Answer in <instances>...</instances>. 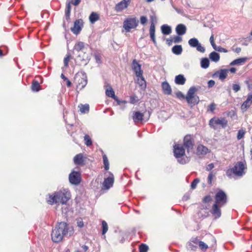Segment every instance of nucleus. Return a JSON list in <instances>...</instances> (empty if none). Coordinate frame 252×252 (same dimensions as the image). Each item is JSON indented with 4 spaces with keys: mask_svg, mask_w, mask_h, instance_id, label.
<instances>
[{
    "mask_svg": "<svg viewBox=\"0 0 252 252\" xmlns=\"http://www.w3.org/2000/svg\"><path fill=\"white\" fill-rule=\"evenodd\" d=\"M68 233L69 235L73 234V229L72 227H69L66 222H60L55 226L52 230V240L55 243H59L63 240L64 236Z\"/></svg>",
    "mask_w": 252,
    "mask_h": 252,
    "instance_id": "nucleus-1",
    "label": "nucleus"
},
{
    "mask_svg": "<svg viewBox=\"0 0 252 252\" xmlns=\"http://www.w3.org/2000/svg\"><path fill=\"white\" fill-rule=\"evenodd\" d=\"M86 47L84 42L78 41L75 43L73 47V50L80 52L76 59L77 64L86 65L91 59V55L86 52Z\"/></svg>",
    "mask_w": 252,
    "mask_h": 252,
    "instance_id": "nucleus-2",
    "label": "nucleus"
},
{
    "mask_svg": "<svg viewBox=\"0 0 252 252\" xmlns=\"http://www.w3.org/2000/svg\"><path fill=\"white\" fill-rule=\"evenodd\" d=\"M70 193L66 189H63L58 192H56L52 194H49L47 199V202L50 204H65L70 198Z\"/></svg>",
    "mask_w": 252,
    "mask_h": 252,
    "instance_id": "nucleus-3",
    "label": "nucleus"
},
{
    "mask_svg": "<svg viewBox=\"0 0 252 252\" xmlns=\"http://www.w3.org/2000/svg\"><path fill=\"white\" fill-rule=\"evenodd\" d=\"M174 154L180 163L184 164L189 162V158L185 156V150L182 145H175L174 146Z\"/></svg>",
    "mask_w": 252,
    "mask_h": 252,
    "instance_id": "nucleus-4",
    "label": "nucleus"
},
{
    "mask_svg": "<svg viewBox=\"0 0 252 252\" xmlns=\"http://www.w3.org/2000/svg\"><path fill=\"white\" fill-rule=\"evenodd\" d=\"M139 21L135 16H128L123 22V28L126 32H128L131 30L135 29L138 25Z\"/></svg>",
    "mask_w": 252,
    "mask_h": 252,
    "instance_id": "nucleus-5",
    "label": "nucleus"
},
{
    "mask_svg": "<svg viewBox=\"0 0 252 252\" xmlns=\"http://www.w3.org/2000/svg\"><path fill=\"white\" fill-rule=\"evenodd\" d=\"M246 168L245 164L242 162H237L231 169H229L226 171V175L230 176L231 172L232 171L234 174L237 176H242L245 173V169Z\"/></svg>",
    "mask_w": 252,
    "mask_h": 252,
    "instance_id": "nucleus-6",
    "label": "nucleus"
},
{
    "mask_svg": "<svg viewBox=\"0 0 252 252\" xmlns=\"http://www.w3.org/2000/svg\"><path fill=\"white\" fill-rule=\"evenodd\" d=\"M198 89L195 87H191L189 90L186 99L189 104H195L199 101V97L195 94Z\"/></svg>",
    "mask_w": 252,
    "mask_h": 252,
    "instance_id": "nucleus-7",
    "label": "nucleus"
},
{
    "mask_svg": "<svg viewBox=\"0 0 252 252\" xmlns=\"http://www.w3.org/2000/svg\"><path fill=\"white\" fill-rule=\"evenodd\" d=\"M74 79L77 85V89L82 90L87 84V77L85 73H77Z\"/></svg>",
    "mask_w": 252,
    "mask_h": 252,
    "instance_id": "nucleus-8",
    "label": "nucleus"
},
{
    "mask_svg": "<svg viewBox=\"0 0 252 252\" xmlns=\"http://www.w3.org/2000/svg\"><path fill=\"white\" fill-rule=\"evenodd\" d=\"M227 125V121L224 118L214 117L209 121V125L214 128H216L218 126L224 128Z\"/></svg>",
    "mask_w": 252,
    "mask_h": 252,
    "instance_id": "nucleus-9",
    "label": "nucleus"
},
{
    "mask_svg": "<svg viewBox=\"0 0 252 252\" xmlns=\"http://www.w3.org/2000/svg\"><path fill=\"white\" fill-rule=\"evenodd\" d=\"M151 26L150 28V35L151 39L155 44L157 42L155 37V24L157 22V19L155 14L150 16Z\"/></svg>",
    "mask_w": 252,
    "mask_h": 252,
    "instance_id": "nucleus-10",
    "label": "nucleus"
},
{
    "mask_svg": "<svg viewBox=\"0 0 252 252\" xmlns=\"http://www.w3.org/2000/svg\"><path fill=\"white\" fill-rule=\"evenodd\" d=\"M227 202V197L226 194L223 191H219L215 196V202L220 206H224Z\"/></svg>",
    "mask_w": 252,
    "mask_h": 252,
    "instance_id": "nucleus-11",
    "label": "nucleus"
},
{
    "mask_svg": "<svg viewBox=\"0 0 252 252\" xmlns=\"http://www.w3.org/2000/svg\"><path fill=\"white\" fill-rule=\"evenodd\" d=\"M188 43L191 47L196 48L198 52L201 53L205 52V48L201 45L197 38H192L189 40Z\"/></svg>",
    "mask_w": 252,
    "mask_h": 252,
    "instance_id": "nucleus-12",
    "label": "nucleus"
},
{
    "mask_svg": "<svg viewBox=\"0 0 252 252\" xmlns=\"http://www.w3.org/2000/svg\"><path fill=\"white\" fill-rule=\"evenodd\" d=\"M184 145L186 148L188 153L193 152L194 143L190 135H188L184 137Z\"/></svg>",
    "mask_w": 252,
    "mask_h": 252,
    "instance_id": "nucleus-13",
    "label": "nucleus"
},
{
    "mask_svg": "<svg viewBox=\"0 0 252 252\" xmlns=\"http://www.w3.org/2000/svg\"><path fill=\"white\" fill-rule=\"evenodd\" d=\"M109 176L104 179L102 184V189H108L113 186L114 181V177L113 174L109 172Z\"/></svg>",
    "mask_w": 252,
    "mask_h": 252,
    "instance_id": "nucleus-14",
    "label": "nucleus"
},
{
    "mask_svg": "<svg viewBox=\"0 0 252 252\" xmlns=\"http://www.w3.org/2000/svg\"><path fill=\"white\" fill-rule=\"evenodd\" d=\"M69 182L73 185H78L81 182L80 173L77 171H72L69 176Z\"/></svg>",
    "mask_w": 252,
    "mask_h": 252,
    "instance_id": "nucleus-15",
    "label": "nucleus"
},
{
    "mask_svg": "<svg viewBox=\"0 0 252 252\" xmlns=\"http://www.w3.org/2000/svg\"><path fill=\"white\" fill-rule=\"evenodd\" d=\"M132 69L134 72L136 76H141L143 75V72L141 69V65L135 60H133L132 63Z\"/></svg>",
    "mask_w": 252,
    "mask_h": 252,
    "instance_id": "nucleus-16",
    "label": "nucleus"
},
{
    "mask_svg": "<svg viewBox=\"0 0 252 252\" xmlns=\"http://www.w3.org/2000/svg\"><path fill=\"white\" fill-rule=\"evenodd\" d=\"M222 206L215 203L213 205L210 212L215 219H218L221 216V213L220 208Z\"/></svg>",
    "mask_w": 252,
    "mask_h": 252,
    "instance_id": "nucleus-17",
    "label": "nucleus"
},
{
    "mask_svg": "<svg viewBox=\"0 0 252 252\" xmlns=\"http://www.w3.org/2000/svg\"><path fill=\"white\" fill-rule=\"evenodd\" d=\"M83 26V21L81 19H78L74 22V26L71 28V32L75 34H78L81 30Z\"/></svg>",
    "mask_w": 252,
    "mask_h": 252,
    "instance_id": "nucleus-18",
    "label": "nucleus"
},
{
    "mask_svg": "<svg viewBox=\"0 0 252 252\" xmlns=\"http://www.w3.org/2000/svg\"><path fill=\"white\" fill-rule=\"evenodd\" d=\"M198 240L197 238H192L187 244V249L189 251H195L198 246Z\"/></svg>",
    "mask_w": 252,
    "mask_h": 252,
    "instance_id": "nucleus-19",
    "label": "nucleus"
},
{
    "mask_svg": "<svg viewBox=\"0 0 252 252\" xmlns=\"http://www.w3.org/2000/svg\"><path fill=\"white\" fill-rule=\"evenodd\" d=\"M144 114L139 111L133 113L132 119L135 123L141 122L143 120Z\"/></svg>",
    "mask_w": 252,
    "mask_h": 252,
    "instance_id": "nucleus-20",
    "label": "nucleus"
},
{
    "mask_svg": "<svg viewBox=\"0 0 252 252\" xmlns=\"http://www.w3.org/2000/svg\"><path fill=\"white\" fill-rule=\"evenodd\" d=\"M252 94H249L246 101H245L241 106L242 110L246 111L252 104Z\"/></svg>",
    "mask_w": 252,
    "mask_h": 252,
    "instance_id": "nucleus-21",
    "label": "nucleus"
},
{
    "mask_svg": "<svg viewBox=\"0 0 252 252\" xmlns=\"http://www.w3.org/2000/svg\"><path fill=\"white\" fill-rule=\"evenodd\" d=\"M128 6V5L126 2L122 0L115 5V10L117 12H120L126 9Z\"/></svg>",
    "mask_w": 252,
    "mask_h": 252,
    "instance_id": "nucleus-22",
    "label": "nucleus"
},
{
    "mask_svg": "<svg viewBox=\"0 0 252 252\" xmlns=\"http://www.w3.org/2000/svg\"><path fill=\"white\" fill-rule=\"evenodd\" d=\"M187 28L185 25L180 24L176 28V32L178 35H182L186 33Z\"/></svg>",
    "mask_w": 252,
    "mask_h": 252,
    "instance_id": "nucleus-23",
    "label": "nucleus"
},
{
    "mask_svg": "<svg viewBox=\"0 0 252 252\" xmlns=\"http://www.w3.org/2000/svg\"><path fill=\"white\" fill-rule=\"evenodd\" d=\"M162 89L164 94L170 95L171 94L172 90L170 86L167 82H163L161 84Z\"/></svg>",
    "mask_w": 252,
    "mask_h": 252,
    "instance_id": "nucleus-24",
    "label": "nucleus"
},
{
    "mask_svg": "<svg viewBox=\"0 0 252 252\" xmlns=\"http://www.w3.org/2000/svg\"><path fill=\"white\" fill-rule=\"evenodd\" d=\"M106 95L110 97L113 98L116 101H118V98L115 94V92L111 86H108L105 91Z\"/></svg>",
    "mask_w": 252,
    "mask_h": 252,
    "instance_id": "nucleus-25",
    "label": "nucleus"
},
{
    "mask_svg": "<svg viewBox=\"0 0 252 252\" xmlns=\"http://www.w3.org/2000/svg\"><path fill=\"white\" fill-rule=\"evenodd\" d=\"M74 162L76 165H83L84 162L83 156L82 154L76 155L73 159Z\"/></svg>",
    "mask_w": 252,
    "mask_h": 252,
    "instance_id": "nucleus-26",
    "label": "nucleus"
},
{
    "mask_svg": "<svg viewBox=\"0 0 252 252\" xmlns=\"http://www.w3.org/2000/svg\"><path fill=\"white\" fill-rule=\"evenodd\" d=\"M209 152L208 149L202 145H199L198 146L197 148V154L200 155H204L207 154Z\"/></svg>",
    "mask_w": 252,
    "mask_h": 252,
    "instance_id": "nucleus-27",
    "label": "nucleus"
},
{
    "mask_svg": "<svg viewBox=\"0 0 252 252\" xmlns=\"http://www.w3.org/2000/svg\"><path fill=\"white\" fill-rule=\"evenodd\" d=\"M248 60L246 57L239 58L233 61L230 63V65H241L244 64Z\"/></svg>",
    "mask_w": 252,
    "mask_h": 252,
    "instance_id": "nucleus-28",
    "label": "nucleus"
},
{
    "mask_svg": "<svg viewBox=\"0 0 252 252\" xmlns=\"http://www.w3.org/2000/svg\"><path fill=\"white\" fill-rule=\"evenodd\" d=\"M228 72V69H221L217 72L215 74L218 75L220 79L223 80L226 78Z\"/></svg>",
    "mask_w": 252,
    "mask_h": 252,
    "instance_id": "nucleus-29",
    "label": "nucleus"
},
{
    "mask_svg": "<svg viewBox=\"0 0 252 252\" xmlns=\"http://www.w3.org/2000/svg\"><path fill=\"white\" fill-rule=\"evenodd\" d=\"M186 82V78L183 75L180 74L175 77V82L178 85H184Z\"/></svg>",
    "mask_w": 252,
    "mask_h": 252,
    "instance_id": "nucleus-30",
    "label": "nucleus"
},
{
    "mask_svg": "<svg viewBox=\"0 0 252 252\" xmlns=\"http://www.w3.org/2000/svg\"><path fill=\"white\" fill-rule=\"evenodd\" d=\"M99 19V15L94 12L91 13L89 16V20L91 23H94L96 21H98Z\"/></svg>",
    "mask_w": 252,
    "mask_h": 252,
    "instance_id": "nucleus-31",
    "label": "nucleus"
},
{
    "mask_svg": "<svg viewBox=\"0 0 252 252\" xmlns=\"http://www.w3.org/2000/svg\"><path fill=\"white\" fill-rule=\"evenodd\" d=\"M183 51V48L181 45H177L173 46L172 49V52L177 55H180Z\"/></svg>",
    "mask_w": 252,
    "mask_h": 252,
    "instance_id": "nucleus-32",
    "label": "nucleus"
},
{
    "mask_svg": "<svg viewBox=\"0 0 252 252\" xmlns=\"http://www.w3.org/2000/svg\"><path fill=\"white\" fill-rule=\"evenodd\" d=\"M162 33L165 35L169 34L171 32V28L167 25H163L161 27Z\"/></svg>",
    "mask_w": 252,
    "mask_h": 252,
    "instance_id": "nucleus-33",
    "label": "nucleus"
},
{
    "mask_svg": "<svg viewBox=\"0 0 252 252\" xmlns=\"http://www.w3.org/2000/svg\"><path fill=\"white\" fill-rule=\"evenodd\" d=\"M137 77V83L139 84V85L142 88H146V81L144 79V78L143 76V75H142L141 76H136Z\"/></svg>",
    "mask_w": 252,
    "mask_h": 252,
    "instance_id": "nucleus-34",
    "label": "nucleus"
},
{
    "mask_svg": "<svg viewBox=\"0 0 252 252\" xmlns=\"http://www.w3.org/2000/svg\"><path fill=\"white\" fill-rule=\"evenodd\" d=\"M209 58L212 61L215 62H218L220 58L219 54L215 52L211 53L209 55Z\"/></svg>",
    "mask_w": 252,
    "mask_h": 252,
    "instance_id": "nucleus-35",
    "label": "nucleus"
},
{
    "mask_svg": "<svg viewBox=\"0 0 252 252\" xmlns=\"http://www.w3.org/2000/svg\"><path fill=\"white\" fill-rule=\"evenodd\" d=\"M79 108L80 111L82 113H86L89 112V104H80L78 106Z\"/></svg>",
    "mask_w": 252,
    "mask_h": 252,
    "instance_id": "nucleus-36",
    "label": "nucleus"
},
{
    "mask_svg": "<svg viewBox=\"0 0 252 252\" xmlns=\"http://www.w3.org/2000/svg\"><path fill=\"white\" fill-rule=\"evenodd\" d=\"M201 66L203 68H207L210 64L209 60L207 58H203L201 61Z\"/></svg>",
    "mask_w": 252,
    "mask_h": 252,
    "instance_id": "nucleus-37",
    "label": "nucleus"
},
{
    "mask_svg": "<svg viewBox=\"0 0 252 252\" xmlns=\"http://www.w3.org/2000/svg\"><path fill=\"white\" fill-rule=\"evenodd\" d=\"M246 133V130L244 128H241L238 130L237 138L238 140H240L244 137Z\"/></svg>",
    "mask_w": 252,
    "mask_h": 252,
    "instance_id": "nucleus-38",
    "label": "nucleus"
},
{
    "mask_svg": "<svg viewBox=\"0 0 252 252\" xmlns=\"http://www.w3.org/2000/svg\"><path fill=\"white\" fill-rule=\"evenodd\" d=\"M40 85L38 81L34 80L32 84V90L33 91L37 92L39 90Z\"/></svg>",
    "mask_w": 252,
    "mask_h": 252,
    "instance_id": "nucleus-39",
    "label": "nucleus"
},
{
    "mask_svg": "<svg viewBox=\"0 0 252 252\" xmlns=\"http://www.w3.org/2000/svg\"><path fill=\"white\" fill-rule=\"evenodd\" d=\"M71 58V56L70 54L69 53H67L63 60V63L65 67H67L68 66V62Z\"/></svg>",
    "mask_w": 252,
    "mask_h": 252,
    "instance_id": "nucleus-40",
    "label": "nucleus"
},
{
    "mask_svg": "<svg viewBox=\"0 0 252 252\" xmlns=\"http://www.w3.org/2000/svg\"><path fill=\"white\" fill-rule=\"evenodd\" d=\"M103 163L104 165V168L106 170H108L109 168V163L107 157L105 155L103 156Z\"/></svg>",
    "mask_w": 252,
    "mask_h": 252,
    "instance_id": "nucleus-41",
    "label": "nucleus"
},
{
    "mask_svg": "<svg viewBox=\"0 0 252 252\" xmlns=\"http://www.w3.org/2000/svg\"><path fill=\"white\" fill-rule=\"evenodd\" d=\"M102 235H104L108 231V225L107 222L105 220L102 221Z\"/></svg>",
    "mask_w": 252,
    "mask_h": 252,
    "instance_id": "nucleus-42",
    "label": "nucleus"
},
{
    "mask_svg": "<svg viewBox=\"0 0 252 252\" xmlns=\"http://www.w3.org/2000/svg\"><path fill=\"white\" fill-rule=\"evenodd\" d=\"M198 246H199L200 249L203 251L206 250L208 248V246L205 243L202 241H199V240L198 242Z\"/></svg>",
    "mask_w": 252,
    "mask_h": 252,
    "instance_id": "nucleus-43",
    "label": "nucleus"
},
{
    "mask_svg": "<svg viewBox=\"0 0 252 252\" xmlns=\"http://www.w3.org/2000/svg\"><path fill=\"white\" fill-rule=\"evenodd\" d=\"M84 140L85 141V144L87 146H90L92 144V140L89 135H86L84 136Z\"/></svg>",
    "mask_w": 252,
    "mask_h": 252,
    "instance_id": "nucleus-44",
    "label": "nucleus"
},
{
    "mask_svg": "<svg viewBox=\"0 0 252 252\" xmlns=\"http://www.w3.org/2000/svg\"><path fill=\"white\" fill-rule=\"evenodd\" d=\"M182 40V38L180 36H175L171 40H170L171 42H173L174 43H179L181 42Z\"/></svg>",
    "mask_w": 252,
    "mask_h": 252,
    "instance_id": "nucleus-45",
    "label": "nucleus"
},
{
    "mask_svg": "<svg viewBox=\"0 0 252 252\" xmlns=\"http://www.w3.org/2000/svg\"><path fill=\"white\" fill-rule=\"evenodd\" d=\"M171 4L172 5V6L173 7V8L176 10V11L179 13V14H182V15H183L184 14V11L182 9H179V8H178L177 7H176L174 4H173V1L172 0H171Z\"/></svg>",
    "mask_w": 252,
    "mask_h": 252,
    "instance_id": "nucleus-46",
    "label": "nucleus"
},
{
    "mask_svg": "<svg viewBox=\"0 0 252 252\" xmlns=\"http://www.w3.org/2000/svg\"><path fill=\"white\" fill-rule=\"evenodd\" d=\"M139 101L138 97L136 95H132L130 97L129 102L131 104H134Z\"/></svg>",
    "mask_w": 252,
    "mask_h": 252,
    "instance_id": "nucleus-47",
    "label": "nucleus"
},
{
    "mask_svg": "<svg viewBox=\"0 0 252 252\" xmlns=\"http://www.w3.org/2000/svg\"><path fill=\"white\" fill-rule=\"evenodd\" d=\"M148 247L145 244H141L139 247V251L140 252H147Z\"/></svg>",
    "mask_w": 252,
    "mask_h": 252,
    "instance_id": "nucleus-48",
    "label": "nucleus"
},
{
    "mask_svg": "<svg viewBox=\"0 0 252 252\" xmlns=\"http://www.w3.org/2000/svg\"><path fill=\"white\" fill-rule=\"evenodd\" d=\"M199 182V179L198 178L195 179L191 184V188L194 189L196 187L197 184Z\"/></svg>",
    "mask_w": 252,
    "mask_h": 252,
    "instance_id": "nucleus-49",
    "label": "nucleus"
},
{
    "mask_svg": "<svg viewBox=\"0 0 252 252\" xmlns=\"http://www.w3.org/2000/svg\"><path fill=\"white\" fill-rule=\"evenodd\" d=\"M214 49L215 50L220 52H224V53L227 52V50L226 49L222 48L221 46H219V47L216 46Z\"/></svg>",
    "mask_w": 252,
    "mask_h": 252,
    "instance_id": "nucleus-50",
    "label": "nucleus"
},
{
    "mask_svg": "<svg viewBox=\"0 0 252 252\" xmlns=\"http://www.w3.org/2000/svg\"><path fill=\"white\" fill-rule=\"evenodd\" d=\"M140 23L142 25H144L147 22L148 19L146 16H142L140 17Z\"/></svg>",
    "mask_w": 252,
    "mask_h": 252,
    "instance_id": "nucleus-51",
    "label": "nucleus"
},
{
    "mask_svg": "<svg viewBox=\"0 0 252 252\" xmlns=\"http://www.w3.org/2000/svg\"><path fill=\"white\" fill-rule=\"evenodd\" d=\"M232 89L235 92H237L240 90V86L239 84H234L232 85Z\"/></svg>",
    "mask_w": 252,
    "mask_h": 252,
    "instance_id": "nucleus-52",
    "label": "nucleus"
},
{
    "mask_svg": "<svg viewBox=\"0 0 252 252\" xmlns=\"http://www.w3.org/2000/svg\"><path fill=\"white\" fill-rule=\"evenodd\" d=\"M210 43L211 44V45L212 46L213 48L215 49L217 46H216V44L214 42V35L213 34L211 36V37L210 38Z\"/></svg>",
    "mask_w": 252,
    "mask_h": 252,
    "instance_id": "nucleus-53",
    "label": "nucleus"
},
{
    "mask_svg": "<svg viewBox=\"0 0 252 252\" xmlns=\"http://www.w3.org/2000/svg\"><path fill=\"white\" fill-rule=\"evenodd\" d=\"M216 108V104L214 103H211L209 107V110L211 112H213Z\"/></svg>",
    "mask_w": 252,
    "mask_h": 252,
    "instance_id": "nucleus-54",
    "label": "nucleus"
},
{
    "mask_svg": "<svg viewBox=\"0 0 252 252\" xmlns=\"http://www.w3.org/2000/svg\"><path fill=\"white\" fill-rule=\"evenodd\" d=\"M176 95L177 97L180 99H182V98H185L184 95L181 92H178L176 93Z\"/></svg>",
    "mask_w": 252,
    "mask_h": 252,
    "instance_id": "nucleus-55",
    "label": "nucleus"
},
{
    "mask_svg": "<svg viewBox=\"0 0 252 252\" xmlns=\"http://www.w3.org/2000/svg\"><path fill=\"white\" fill-rule=\"evenodd\" d=\"M94 58L96 60V62L98 63H101V57L100 55L98 54H95Z\"/></svg>",
    "mask_w": 252,
    "mask_h": 252,
    "instance_id": "nucleus-56",
    "label": "nucleus"
},
{
    "mask_svg": "<svg viewBox=\"0 0 252 252\" xmlns=\"http://www.w3.org/2000/svg\"><path fill=\"white\" fill-rule=\"evenodd\" d=\"M215 82L213 80H209L208 82V86L209 88H212L215 85Z\"/></svg>",
    "mask_w": 252,
    "mask_h": 252,
    "instance_id": "nucleus-57",
    "label": "nucleus"
},
{
    "mask_svg": "<svg viewBox=\"0 0 252 252\" xmlns=\"http://www.w3.org/2000/svg\"><path fill=\"white\" fill-rule=\"evenodd\" d=\"M214 167V165L213 163L209 164L206 168V170L210 171Z\"/></svg>",
    "mask_w": 252,
    "mask_h": 252,
    "instance_id": "nucleus-58",
    "label": "nucleus"
},
{
    "mask_svg": "<svg viewBox=\"0 0 252 252\" xmlns=\"http://www.w3.org/2000/svg\"><path fill=\"white\" fill-rule=\"evenodd\" d=\"M213 175L212 172H211L208 176V182L209 184H211L212 183V180L213 179Z\"/></svg>",
    "mask_w": 252,
    "mask_h": 252,
    "instance_id": "nucleus-59",
    "label": "nucleus"
},
{
    "mask_svg": "<svg viewBox=\"0 0 252 252\" xmlns=\"http://www.w3.org/2000/svg\"><path fill=\"white\" fill-rule=\"evenodd\" d=\"M212 200L211 197L210 195H208L205 196L203 199V201L204 202H209Z\"/></svg>",
    "mask_w": 252,
    "mask_h": 252,
    "instance_id": "nucleus-60",
    "label": "nucleus"
},
{
    "mask_svg": "<svg viewBox=\"0 0 252 252\" xmlns=\"http://www.w3.org/2000/svg\"><path fill=\"white\" fill-rule=\"evenodd\" d=\"M81 0H72L71 3L72 4L77 6L80 3Z\"/></svg>",
    "mask_w": 252,
    "mask_h": 252,
    "instance_id": "nucleus-61",
    "label": "nucleus"
},
{
    "mask_svg": "<svg viewBox=\"0 0 252 252\" xmlns=\"http://www.w3.org/2000/svg\"><path fill=\"white\" fill-rule=\"evenodd\" d=\"M77 225L81 228L84 226V223L82 220H78L77 221Z\"/></svg>",
    "mask_w": 252,
    "mask_h": 252,
    "instance_id": "nucleus-62",
    "label": "nucleus"
},
{
    "mask_svg": "<svg viewBox=\"0 0 252 252\" xmlns=\"http://www.w3.org/2000/svg\"><path fill=\"white\" fill-rule=\"evenodd\" d=\"M233 50L237 53H239L241 51V48L240 47H237L235 49H233Z\"/></svg>",
    "mask_w": 252,
    "mask_h": 252,
    "instance_id": "nucleus-63",
    "label": "nucleus"
},
{
    "mask_svg": "<svg viewBox=\"0 0 252 252\" xmlns=\"http://www.w3.org/2000/svg\"><path fill=\"white\" fill-rule=\"evenodd\" d=\"M71 10H65V16L66 18H69Z\"/></svg>",
    "mask_w": 252,
    "mask_h": 252,
    "instance_id": "nucleus-64",
    "label": "nucleus"
}]
</instances>
